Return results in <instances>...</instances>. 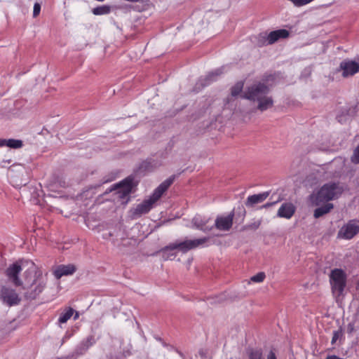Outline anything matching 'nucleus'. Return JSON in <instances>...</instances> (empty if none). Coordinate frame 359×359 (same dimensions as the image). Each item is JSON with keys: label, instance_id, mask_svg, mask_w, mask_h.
<instances>
[{"label": "nucleus", "instance_id": "obj_25", "mask_svg": "<svg viewBox=\"0 0 359 359\" xmlns=\"http://www.w3.org/2000/svg\"><path fill=\"white\" fill-rule=\"evenodd\" d=\"M222 73V69H217L210 73H209L206 76V80L208 81L205 83V85L209 84L210 82L215 81L216 77L220 75Z\"/></svg>", "mask_w": 359, "mask_h": 359}, {"label": "nucleus", "instance_id": "obj_23", "mask_svg": "<svg viewBox=\"0 0 359 359\" xmlns=\"http://www.w3.org/2000/svg\"><path fill=\"white\" fill-rule=\"evenodd\" d=\"M243 88V82H242V81L237 82L233 86H232V88L231 89V96L232 97H236L242 92Z\"/></svg>", "mask_w": 359, "mask_h": 359}, {"label": "nucleus", "instance_id": "obj_19", "mask_svg": "<svg viewBox=\"0 0 359 359\" xmlns=\"http://www.w3.org/2000/svg\"><path fill=\"white\" fill-rule=\"evenodd\" d=\"M1 147L6 146L11 149H20L23 146L22 141L15 139H0Z\"/></svg>", "mask_w": 359, "mask_h": 359}, {"label": "nucleus", "instance_id": "obj_27", "mask_svg": "<svg viewBox=\"0 0 359 359\" xmlns=\"http://www.w3.org/2000/svg\"><path fill=\"white\" fill-rule=\"evenodd\" d=\"M351 160L355 164L359 163V145L355 149Z\"/></svg>", "mask_w": 359, "mask_h": 359}, {"label": "nucleus", "instance_id": "obj_7", "mask_svg": "<svg viewBox=\"0 0 359 359\" xmlns=\"http://www.w3.org/2000/svg\"><path fill=\"white\" fill-rule=\"evenodd\" d=\"M346 276L344 271L340 269H334L331 271L330 282L332 292L337 296H340L346 286Z\"/></svg>", "mask_w": 359, "mask_h": 359}, {"label": "nucleus", "instance_id": "obj_35", "mask_svg": "<svg viewBox=\"0 0 359 359\" xmlns=\"http://www.w3.org/2000/svg\"><path fill=\"white\" fill-rule=\"evenodd\" d=\"M217 299H217V300H216L215 302H218V303H219V302H221L223 300V297H222V296L219 297H217Z\"/></svg>", "mask_w": 359, "mask_h": 359}, {"label": "nucleus", "instance_id": "obj_5", "mask_svg": "<svg viewBox=\"0 0 359 359\" xmlns=\"http://www.w3.org/2000/svg\"><path fill=\"white\" fill-rule=\"evenodd\" d=\"M344 191V187L339 182H328L323 184L311 199L316 205L338 198Z\"/></svg>", "mask_w": 359, "mask_h": 359}, {"label": "nucleus", "instance_id": "obj_22", "mask_svg": "<svg viewBox=\"0 0 359 359\" xmlns=\"http://www.w3.org/2000/svg\"><path fill=\"white\" fill-rule=\"evenodd\" d=\"M74 310L68 308L65 312H62L58 319L60 323H65L73 315Z\"/></svg>", "mask_w": 359, "mask_h": 359}, {"label": "nucleus", "instance_id": "obj_21", "mask_svg": "<svg viewBox=\"0 0 359 359\" xmlns=\"http://www.w3.org/2000/svg\"><path fill=\"white\" fill-rule=\"evenodd\" d=\"M111 8L109 6L103 5L94 8L92 11L95 15H107L110 13Z\"/></svg>", "mask_w": 359, "mask_h": 359}, {"label": "nucleus", "instance_id": "obj_6", "mask_svg": "<svg viewBox=\"0 0 359 359\" xmlns=\"http://www.w3.org/2000/svg\"><path fill=\"white\" fill-rule=\"evenodd\" d=\"M134 186V178L128 177L119 183L114 184L109 191H114V195L121 200V203L126 204L128 202L129 196Z\"/></svg>", "mask_w": 359, "mask_h": 359}, {"label": "nucleus", "instance_id": "obj_26", "mask_svg": "<svg viewBox=\"0 0 359 359\" xmlns=\"http://www.w3.org/2000/svg\"><path fill=\"white\" fill-rule=\"evenodd\" d=\"M266 278V275L264 272H259L256 275L251 277L250 280L254 283H262Z\"/></svg>", "mask_w": 359, "mask_h": 359}, {"label": "nucleus", "instance_id": "obj_31", "mask_svg": "<svg viewBox=\"0 0 359 359\" xmlns=\"http://www.w3.org/2000/svg\"><path fill=\"white\" fill-rule=\"evenodd\" d=\"M355 330V324L354 323H349L347 325V332L351 334Z\"/></svg>", "mask_w": 359, "mask_h": 359}, {"label": "nucleus", "instance_id": "obj_17", "mask_svg": "<svg viewBox=\"0 0 359 359\" xmlns=\"http://www.w3.org/2000/svg\"><path fill=\"white\" fill-rule=\"evenodd\" d=\"M269 192H263L258 194H254L249 196L245 201V205L247 207H252L255 204L262 203L269 196Z\"/></svg>", "mask_w": 359, "mask_h": 359}, {"label": "nucleus", "instance_id": "obj_11", "mask_svg": "<svg viewBox=\"0 0 359 359\" xmlns=\"http://www.w3.org/2000/svg\"><path fill=\"white\" fill-rule=\"evenodd\" d=\"M0 296L3 302L9 306L17 305L20 302L19 295L11 288L3 287Z\"/></svg>", "mask_w": 359, "mask_h": 359}, {"label": "nucleus", "instance_id": "obj_34", "mask_svg": "<svg viewBox=\"0 0 359 359\" xmlns=\"http://www.w3.org/2000/svg\"><path fill=\"white\" fill-rule=\"evenodd\" d=\"M198 353L199 355L201 356V358H203L205 354H206V351L203 349H201L199 351H198Z\"/></svg>", "mask_w": 359, "mask_h": 359}, {"label": "nucleus", "instance_id": "obj_20", "mask_svg": "<svg viewBox=\"0 0 359 359\" xmlns=\"http://www.w3.org/2000/svg\"><path fill=\"white\" fill-rule=\"evenodd\" d=\"M332 208L333 205L332 203H327L323 206L316 208L314 211L313 216L315 218H319L328 213Z\"/></svg>", "mask_w": 359, "mask_h": 359}, {"label": "nucleus", "instance_id": "obj_15", "mask_svg": "<svg viewBox=\"0 0 359 359\" xmlns=\"http://www.w3.org/2000/svg\"><path fill=\"white\" fill-rule=\"evenodd\" d=\"M208 221V218L202 217L201 215H196L192 219V224L194 228L206 233L211 231L213 228V226L209 227L207 226Z\"/></svg>", "mask_w": 359, "mask_h": 359}, {"label": "nucleus", "instance_id": "obj_4", "mask_svg": "<svg viewBox=\"0 0 359 359\" xmlns=\"http://www.w3.org/2000/svg\"><path fill=\"white\" fill-rule=\"evenodd\" d=\"M209 240L210 237H203L193 240L176 241L161 249L160 252L164 260L172 259L176 257V250L184 253L198 247L208 246V242Z\"/></svg>", "mask_w": 359, "mask_h": 359}, {"label": "nucleus", "instance_id": "obj_18", "mask_svg": "<svg viewBox=\"0 0 359 359\" xmlns=\"http://www.w3.org/2000/svg\"><path fill=\"white\" fill-rule=\"evenodd\" d=\"M95 339L93 336L88 337L86 339L81 341L76 346L75 352L77 355H82L87 351V350L95 344Z\"/></svg>", "mask_w": 359, "mask_h": 359}, {"label": "nucleus", "instance_id": "obj_32", "mask_svg": "<svg viewBox=\"0 0 359 359\" xmlns=\"http://www.w3.org/2000/svg\"><path fill=\"white\" fill-rule=\"evenodd\" d=\"M267 359H276V356L275 353L273 351H271L267 355Z\"/></svg>", "mask_w": 359, "mask_h": 359}, {"label": "nucleus", "instance_id": "obj_28", "mask_svg": "<svg viewBox=\"0 0 359 359\" xmlns=\"http://www.w3.org/2000/svg\"><path fill=\"white\" fill-rule=\"evenodd\" d=\"M341 337V331L336 330L333 332V336L332 338L331 343L332 344H334L336 341Z\"/></svg>", "mask_w": 359, "mask_h": 359}, {"label": "nucleus", "instance_id": "obj_24", "mask_svg": "<svg viewBox=\"0 0 359 359\" xmlns=\"http://www.w3.org/2000/svg\"><path fill=\"white\" fill-rule=\"evenodd\" d=\"M248 359H264L261 349H252L248 351Z\"/></svg>", "mask_w": 359, "mask_h": 359}, {"label": "nucleus", "instance_id": "obj_3", "mask_svg": "<svg viewBox=\"0 0 359 359\" xmlns=\"http://www.w3.org/2000/svg\"><path fill=\"white\" fill-rule=\"evenodd\" d=\"M173 177H170L163 182L155 190L151 196L139 203L136 207L130 209V215L133 219H137L142 215L148 213L161 198L163 194L169 188L173 182Z\"/></svg>", "mask_w": 359, "mask_h": 359}, {"label": "nucleus", "instance_id": "obj_30", "mask_svg": "<svg viewBox=\"0 0 359 359\" xmlns=\"http://www.w3.org/2000/svg\"><path fill=\"white\" fill-rule=\"evenodd\" d=\"M260 224H261V221L258 220V221H256V222L249 224L248 226V228L255 230L259 228Z\"/></svg>", "mask_w": 359, "mask_h": 359}, {"label": "nucleus", "instance_id": "obj_1", "mask_svg": "<svg viewBox=\"0 0 359 359\" xmlns=\"http://www.w3.org/2000/svg\"><path fill=\"white\" fill-rule=\"evenodd\" d=\"M27 269L24 273V283L22 285L27 291L25 297L34 299L45 289L47 283L46 275L34 262L27 263Z\"/></svg>", "mask_w": 359, "mask_h": 359}, {"label": "nucleus", "instance_id": "obj_16", "mask_svg": "<svg viewBox=\"0 0 359 359\" xmlns=\"http://www.w3.org/2000/svg\"><path fill=\"white\" fill-rule=\"evenodd\" d=\"M295 212V207L291 203H284L278 210L277 215L279 217L290 219Z\"/></svg>", "mask_w": 359, "mask_h": 359}, {"label": "nucleus", "instance_id": "obj_10", "mask_svg": "<svg viewBox=\"0 0 359 359\" xmlns=\"http://www.w3.org/2000/svg\"><path fill=\"white\" fill-rule=\"evenodd\" d=\"M359 232V221L350 220L338 232V237L346 240L351 239Z\"/></svg>", "mask_w": 359, "mask_h": 359}, {"label": "nucleus", "instance_id": "obj_13", "mask_svg": "<svg viewBox=\"0 0 359 359\" xmlns=\"http://www.w3.org/2000/svg\"><path fill=\"white\" fill-rule=\"evenodd\" d=\"M233 213L231 212L226 216L217 217L215 225V227L221 231H229L233 224Z\"/></svg>", "mask_w": 359, "mask_h": 359}, {"label": "nucleus", "instance_id": "obj_12", "mask_svg": "<svg viewBox=\"0 0 359 359\" xmlns=\"http://www.w3.org/2000/svg\"><path fill=\"white\" fill-rule=\"evenodd\" d=\"M339 70L344 77H348L359 72V63L353 60H344L340 63Z\"/></svg>", "mask_w": 359, "mask_h": 359}, {"label": "nucleus", "instance_id": "obj_29", "mask_svg": "<svg viewBox=\"0 0 359 359\" xmlns=\"http://www.w3.org/2000/svg\"><path fill=\"white\" fill-rule=\"evenodd\" d=\"M41 11V5L39 3H35L33 9V17L36 18L38 16Z\"/></svg>", "mask_w": 359, "mask_h": 359}, {"label": "nucleus", "instance_id": "obj_14", "mask_svg": "<svg viewBox=\"0 0 359 359\" xmlns=\"http://www.w3.org/2000/svg\"><path fill=\"white\" fill-rule=\"evenodd\" d=\"M76 267L74 264H62L57 266L53 270V275L57 279L61 278L62 276H71L75 273Z\"/></svg>", "mask_w": 359, "mask_h": 359}, {"label": "nucleus", "instance_id": "obj_8", "mask_svg": "<svg viewBox=\"0 0 359 359\" xmlns=\"http://www.w3.org/2000/svg\"><path fill=\"white\" fill-rule=\"evenodd\" d=\"M290 32L287 29H280L272 31L267 34H260L259 35L258 45L259 46L271 45L279 39H286L289 36Z\"/></svg>", "mask_w": 359, "mask_h": 359}, {"label": "nucleus", "instance_id": "obj_9", "mask_svg": "<svg viewBox=\"0 0 359 359\" xmlns=\"http://www.w3.org/2000/svg\"><path fill=\"white\" fill-rule=\"evenodd\" d=\"M27 262H32L31 261H20L17 262L15 263H13V264L10 265L8 269H6V275L10 280L12 281V283L15 286H22L23 285V283L20 278H19V273L21 272V271L26 268L27 269Z\"/></svg>", "mask_w": 359, "mask_h": 359}, {"label": "nucleus", "instance_id": "obj_36", "mask_svg": "<svg viewBox=\"0 0 359 359\" xmlns=\"http://www.w3.org/2000/svg\"><path fill=\"white\" fill-rule=\"evenodd\" d=\"M78 318H79V313L76 312L74 318V320H76Z\"/></svg>", "mask_w": 359, "mask_h": 359}, {"label": "nucleus", "instance_id": "obj_33", "mask_svg": "<svg viewBox=\"0 0 359 359\" xmlns=\"http://www.w3.org/2000/svg\"><path fill=\"white\" fill-rule=\"evenodd\" d=\"M326 359H344L335 355H330L327 357Z\"/></svg>", "mask_w": 359, "mask_h": 359}, {"label": "nucleus", "instance_id": "obj_2", "mask_svg": "<svg viewBox=\"0 0 359 359\" xmlns=\"http://www.w3.org/2000/svg\"><path fill=\"white\" fill-rule=\"evenodd\" d=\"M269 87L262 82H256L248 87L241 97L257 104V109L264 111L273 105V98L269 95Z\"/></svg>", "mask_w": 359, "mask_h": 359}, {"label": "nucleus", "instance_id": "obj_37", "mask_svg": "<svg viewBox=\"0 0 359 359\" xmlns=\"http://www.w3.org/2000/svg\"><path fill=\"white\" fill-rule=\"evenodd\" d=\"M271 205V203H266L263 207H264V208L269 207Z\"/></svg>", "mask_w": 359, "mask_h": 359}]
</instances>
